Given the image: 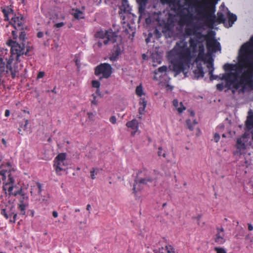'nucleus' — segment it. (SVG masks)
I'll return each instance as SVG.
<instances>
[{"label":"nucleus","mask_w":253,"mask_h":253,"mask_svg":"<svg viewBox=\"0 0 253 253\" xmlns=\"http://www.w3.org/2000/svg\"><path fill=\"white\" fill-rule=\"evenodd\" d=\"M189 43L190 48L187 46V42L184 40H181L176 43L173 48L169 52L173 64V70L176 74L183 72L186 75L185 70L190 68L192 53L197 51L198 40L190 38Z\"/></svg>","instance_id":"1"},{"label":"nucleus","mask_w":253,"mask_h":253,"mask_svg":"<svg viewBox=\"0 0 253 253\" xmlns=\"http://www.w3.org/2000/svg\"><path fill=\"white\" fill-rule=\"evenodd\" d=\"M237 68L236 73H238V76L241 74L239 81H237L236 78L230 80L227 86L229 88H232L237 90L241 86L243 89L248 86L253 88V65L244 62L242 60L238 58Z\"/></svg>","instance_id":"2"},{"label":"nucleus","mask_w":253,"mask_h":253,"mask_svg":"<svg viewBox=\"0 0 253 253\" xmlns=\"http://www.w3.org/2000/svg\"><path fill=\"white\" fill-rule=\"evenodd\" d=\"M210 4V2L205 1L203 2L191 3L189 7L192 9L194 8L199 19H204L208 27L213 29L215 23V15L213 14H208Z\"/></svg>","instance_id":"3"},{"label":"nucleus","mask_w":253,"mask_h":253,"mask_svg":"<svg viewBox=\"0 0 253 253\" xmlns=\"http://www.w3.org/2000/svg\"><path fill=\"white\" fill-rule=\"evenodd\" d=\"M156 181V179L152 177L151 172L148 170L144 169L139 171L133 184V193H136L140 191L143 188L142 185H149L155 183Z\"/></svg>","instance_id":"4"},{"label":"nucleus","mask_w":253,"mask_h":253,"mask_svg":"<svg viewBox=\"0 0 253 253\" xmlns=\"http://www.w3.org/2000/svg\"><path fill=\"white\" fill-rule=\"evenodd\" d=\"M250 41L241 46L238 58L242 59L244 62L253 65V36L251 37Z\"/></svg>","instance_id":"5"},{"label":"nucleus","mask_w":253,"mask_h":253,"mask_svg":"<svg viewBox=\"0 0 253 253\" xmlns=\"http://www.w3.org/2000/svg\"><path fill=\"white\" fill-rule=\"evenodd\" d=\"M112 73V68L111 65L108 63H101L97 66L94 69V74L98 76L102 75L99 78V80H102L103 78H109Z\"/></svg>","instance_id":"6"},{"label":"nucleus","mask_w":253,"mask_h":253,"mask_svg":"<svg viewBox=\"0 0 253 253\" xmlns=\"http://www.w3.org/2000/svg\"><path fill=\"white\" fill-rule=\"evenodd\" d=\"M8 44L11 47V51L13 54H16V60L20 62L19 58L21 55L24 54L25 43L21 42L19 43L16 41L10 40L8 42Z\"/></svg>","instance_id":"7"},{"label":"nucleus","mask_w":253,"mask_h":253,"mask_svg":"<svg viewBox=\"0 0 253 253\" xmlns=\"http://www.w3.org/2000/svg\"><path fill=\"white\" fill-rule=\"evenodd\" d=\"M162 3L169 4L171 10L178 12L182 10L183 5L180 3V0H161Z\"/></svg>","instance_id":"8"},{"label":"nucleus","mask_w":253,"mask_h":253,"mask_svg":"<svg viewBox=\"0 0 253 253\" xmlns=\"http://www.w3.org/2000/svg\"><path fill=\"white\" fill-rule=\"evenodd\" d=\"M23 19L24 17L23 16L19 17L15 15L11 18L12 24L17 31L24 30L23 23L22 22Z\"/></svg>","instance_id":"9"},{"label":"nucleus","mask_w":253,"mask_h":253,"mask_svg":"<svg viewBox=\"0 0 253 253\" xmlns=\"http://www.w3.org/2000/svg\"><path fill=\"white\" fill-rule=\"evenodd\" d=\"M6 61V67H7V69L5 71V74H8L9 72L10 73V74L13 79H14L17 75V71L12 67L11 64L13 61V59H9L7 60V58L5 59Z\"/></svg>","instance_id":"10"},{"label":"nucleus","mask_w":253,"mask_h":253,"mask_svg":"<svg viewBox=\"0 0 253 253\" xmlns=\"http://www.w3.org/2000/svg\"><path fill=\"white\" fill-rule=\"evenodd\" d=\"M207 47L209 50H210L211 48H214V51L220 49V43L215 40L212 39L207 40Z\"/></svg>","instance_id":"11"},{"label":"nucleus","mask_w":253,"mask_h":253,"mask_svg":"<svg viewBox=\"0 0 253 253\" xmlns=\"http://www.w3.org/2000/svg\"><path fill=\"white\" fill-rule=\"evenodd\" d=\"M121 48L118 44L115 45L113 48V52L110 57V60L113 61L116 60L121 54Z\"/></svg>","instance_id":"12"},{"label":"nucleus","mask_w":253,"mask_h":253,"mask_svg":"<svg viewBox=\"0 0 253 253\" xmlns=\"http://www.w3.org/2000/svg\"><path fill=\"white\" fill-rule=\"evenodd\" d=\"M8 211V217L10 218L13 216V220L9 219V221L12 223H14L16 220L17 216V212L15 211V208L14 206L8 207L7 209Z\"/></svg>","instance_id":"13"},{"label":"nucleus","mask_w":253,"mask_h":253,"mask_svg":"<svg viewBox=\"0 0 253 253\" xmlns=\"http://www.w3.org/2000/svg\"><path fill=\"white\" fill-rule=\"evenodd\" d=\"M148 1V0H136L138 4V12L140 14H142L144 12Z\"/></svg>","instance_id":"14"},{"label":"nucleus","mask_w":253,"mask_h":253,"mask_svg":"<svg viewBox=\"0 0 253 253\" xmlns=\"http://www.w3.org/2000/svg\"><path fill=\"white\" fill-rule=\"evenodd\" d=\"M65 161H62V162H58L56 163H54V166L55 168V170L56 173L60 175V172L61 171L66 170V166L65 165Z\"/></svg>","instance_id":"15"},{"label":"nucleus","mask_w":253,"mask_h":253,"mask_svg":"<svg viewBox=\"0 0 253 253\" xmlns=\"http://www.w3.org/2000/svg\"><path fill=\"white\" fill-rule=\"evenodd\" d=\"M120 9L125 13H130L131 10L129 6L127 0H122V5L120 6Z\"/></svg>","instance_id":"16"},{"label":"nucleus","mask_w":253,"mask_h":253,"mask_svg":"<svg viewBox=\"0 0 253 253\" xmlns=\"http://www.w3.org/2000/svg\"><path fill=\"white\" fill-rule=\"evenodd\" d=\"M155 253H174V249L171 246L162 247L159 250H154Z\"/></svg>","instance_id":"17"},{"label":"nucleus","mask_w":253,"mask_h":253,"mask_svg":"<svg viewBox=\"0 0 253 253\" xmlns=\"http://www.w3.org/2000/svg\"><path fill=\"white\" fill-rule=\"evenodd\" d=\"M118 38V36L116 33L113 32L111 29L108 30L106 38L108 39L110 42L115 43L117 41Z\"/></svg>","instance_id":"18"},{"label":"nucleus","mask_w":253,"mask_h":253,"mask_svg":"<svg viewBox=\"0 0 253 253\" xmlns=\"http://www.w3.org/2000/svg\"><path fill=\"white\" fill-rule=\"evenodd\" d=\"M194 73L196 79L203 78L204 77V72L203 71V67L201 64L197 65V68L194 71Z\"/></svg>","instance_id":"19"},{"label":"nucleus","mask_w":253,"mask_h":253,"mask_svg":"<svg viewBox=\"0 0 253 253\" xmlns=\"http://www.w3.org/2000/svg\"><path fill=\"white\" fill-rule=\"evenodd\" d=\"M198 55L197 56V59L201 61H204L205 58V48L203 44L199 45L198 47Z\"/></svg>","instance_id":"20"},{"label":"nucleus","mask_w":253,"mask_h":253,"mask_svg":"<svg viewBox=\"0 0 253 253\" xmlns=\"http://www.w3.org/2000/svg\"><path fill=\"white\" fill-rule=\"evenodd\" d=\"M232 75H234L236 78H237L238 77V73H230L228 74H223L222 75L221 80H225L226 81V86L228 85L229 82H230V80H231V76Z\"/></svg>","instance_id":"21"},{"label":"nucleus","mask_w":253,"mask_h":253,"mask_svg":"<svg viewBox=\"0 0 253 253\" xmlns=\"http://www.w3.org/2000/svg\"><path fill=\"white\" fill-rule=\"evenodd\" d=\"M217 230L218 231H223V228H221L220 229L219 228H217ZM215 242L219 245L222 244L225 242V240L224 239L223 237L221 235H220V233L219 232L216 235Z\"/></svg>","instance_id":"22"},{"label":"nucleus","mask_w":253,"mask_h":253,"mask_svg":"<svg viewBox=\"0 0 253 253\" xmlns=\"http://www.w3.org/2000/svg\"><path fill=\"white\" fill-rule=\"evenodd\" d=\"M126 126L127 127L131 128L133 129L138 130V122L135 120L133 119L131 121H129L126 123Z\"/></svg>","instance_id":"23"},{"label":"nucleus","mask_w":253,"mask_h":253,"mask_svg":"<svg viewBox=\"0 0 253 253\" xmlns=\"http://www.w3.org/2000/svg\"><path fill=\"white\" fill-rule=\"evenodd\" d=\"M6 62L4 61V59L0 56V77H2V74L5 72Z\"/></svg>","instance_id":"24"},{"label":"nucleus","mask_w":253,"mask_h":253,"mask_svg":"<svg viewBox=\"0 0 253 253\" xmlns=\"http://www.w3.org/2000/svg\"><path fill=\"white\" fill-rule=\"evenodd\" d=\"M228 23H229V27H231L233 23L237 20V16L231 13L230 11L228 12Z\"/></svg>","instance_id":"25"},{"label":"nucleus","mask_w":253,"mask_h":253,"mask_svg":"<svg viewBox=\"0 0 253 253\" xmlns=\"http://www.w3.org/2000/svg\"><path fill=\"white\" fill-rule=\"evenodd\" d=\"M208 68L210 69L209 75H210V80L211 81L213 80H216L218 79V76L217 75H213L212 74L214 68L213 64L212 63L211 64L208 65Z\"/></svg>","instance_id":"26"},{"label":"nucleus","mask_w":253,"mask_h":253,"mask_svg":"<svg viewBox=\"0 0 253 253\" xmlns=\"http://www.w3.org/2000/svg\"><path fill=\"white\" fill-rule=\"evenodd\" d=\"M217 17L215 16V23H224L225 21V18L224 14L221 12H218L217 13Z\"/></svg>","instance_id":"27"},{"label":"nucleus","mask_w":253,"mask_h":253,"mask_svg":"<svg viewBox=\"0 0 253 253\" xmlns=\"http://www.w3.org/2000/svg\"><path fill=\"white\" fill-rule=\"evenodd\" d=\"M8 181L3 186V189L4 191L8 190V187L9 185L11 184H13L14 182V179L11 176V174L10 173L9 171L8 172Z\"/></svg>","instance_id":"28"},{"label":"nucleus","mask_w":253,"mask_h":253,"mask_svg":"<svg viewBox=\"0 0 253 253\" xmlns=\"http://www.w3.org/2000/svg\"><path fill=\"white\" fill-rule=\"evenodd\" d=\"M246 126L249 129H251L253 128V115L249 116L247 117L246 121Z\"/></svg>","instance_id":"29"},{"label":"nucleus","mask_w":253,"mask_h":253,"mask_svg":"<svg viewBox=\"0 0 253 253\" xmlns=\"http://www.w3.org/2000/svg\"><path fill=\"white\" fill-rule=\"evenodd\" d=\"M108 31V30L105 31V32H104L102 30L97 31L94 35V37L96 38H99V39H101L106 38Z\"/></svg>","instance_id":"30"},{"label":"nucleus","mask_w":253,"mask_h":253,"mask_svg":"<svg viewBox=\"0 0 253 253\" xmlns=\"http://www.w3.org/2000/svg\"><path fill=\"white\" fill-rule=\"evenodd\" d=\"M236 147L239 151L246 149V145L242 141L241 138H238L236 143Z\"/></svg>","instance_id":"31"},{"label":"nucleus","mask_w":253,"mask_h":253,"mask_svg":"<svg viewBox=\"0 0 253 253\" xmlns=\"http://www.w3.org/2000/svg\"><path fill=\"white\" fill-rule=\"evenodd\" d=\"M66 160V155L65 153H60L55 158L54 163L62 162Z\"/></svg>","instance_id":"32"},{"label":"nucleus","mask_w":253,"mask_h":253,"mask_svg":"<svg viewBox=\"0 0 253 253\" xmlns=\"http://www.w3.org/2000/svg\"><path fill=\"white\" fill-rule=\"evenodd\" d=\"M236 66V69L237 68V64L236 65L231 64L229 63H226L223 66V69L225 71H232L233 70V67L234 66Z\"/></svg>","instance_id":"33"},{"label":"nucleus","mask_w":253,"mask_h":253,"mask_svg":"<svg viewBox=\"0 0 253 253\" xmlns=\"http://www.w3.org/2000/svg\"><path fill=\"white\" fill-rule=\"evenodd\" d=\"M83 14V12L78 9H76L75 12L73 13L74 17L78 19L83 18L84 17L82 16Z\"/></svg>","instance_id":"34"},{"label":"nucleus","mask_w":253,"mask_h":253,"mask_svg":"<svg viewBox=\"0 0 253 253\" xmlns=\"http://www.w3.org/2000/svg\"><path fill=\"white\" fill-rule=\"evenodd\" d=\"M25 48H26V51H24V54L27 56H29V52L33 50V47L32 46L29 45V42H25Z\"/></svg>","instance_id":"35"},{"label":"nucleus","mask_w":253,"mask_h":253,"mask_svg":"<svg viewBox=\"0 0 253 253\" xmlns=\"http://www.w3.org/2000/svg\"><path fill=\"white\" fill-rule=\"evenodd\" d=\"M20 33L19 34V39L20 40V41L21 42H26V41H25V39H26V33L24 31V30H20Z\"/></svg>","instance_id":"36"},{"label":"nucleus","mask_w":253,"mask_h":253,"mask_svg":"<svg viewBox=\"0 0 253 253\" xmlns=\"http://www.w3.org/2000/svg\"><path fill=\"white\" fill-rule=\"evenodd\" d=\"M27 205L25 204H20L19 205L18 209L20 211V214L21 215H25L26 212H25V209Z\"/></svg>","instance_id":"37"},{"label":"nucleus","mask_w":253,"mask_h":253,"mask_svg":"<svg viewBox=\"0 0 253 253\" xmlns=\"http://www.w3.org/2000/svg\"><path fill=\"white\" fill-rule=\"evenodd\" d=\"M135 92L136 94L139 96H141L143 94V88L141 85L136 87Z\"/></svg>","instance_id":"38"},{"label":"nucleus","mask_w":253,"mask_h":253,"mask_svg":"<svg viewBox=\"0 0 253 253\" xmlns=\"http://www.w3.org/2000/svg\"><path fill=\"white\" fill-rule=\"evenodd\" d=\"M193 35L196 37L197 40H198V39L201 40L205 37L204 35H203L202 34V33L200 32L194 31L193 33Z\"/></svg>","instance_id":"39"},{"label":"nucleus","mask_w":253,"mask_h":253,"mask_svg":"<svg viewBox=\"0 0 253 253\" xmlns=\"http://www.w3.org/2000/svg\"><path fill=\"white\" fill-rule=\"evenodd\" d=\"M186 127L188 128L190 130H193V126L191 124V121L190 119H188L186 121Z\"/></svg>","instance_id":"40"},{"label":"nucleus","mask_w":253,"mask_h":253,"mask_svg":"<svg viewBox=\"0 0 253 253\" xmlns=\"http://www.w3.org/2000/svg\"><path fill=\"white\" fill-rule=\"evenodd\" d=\"M92 86L93 87L99 88L100 85V83L99 81L93 80L91 82Z\"/></svg>","instance_id":"41"},{"label":"nucleus","mask_w":253,"mask_h":253,"mask_svg":"<svg viewBox=\"0 0 253 253\" xmlns=\"http://www.w3.org/2000/svg\"><path fill=\"white\" fill-rule=\"evenodd\" d=\"M214 250L216 253H226L225 250L223 248L215 247Z\"/></svg>","instance_id":"42"},{"label":"nucleus","mask_w":253,"mask_h":253,"mask_svg":"<svg viewBox=\"0 0 253 253\" xmlns=\"http://www.w3.org/2000/svg\"><path fill=\"white\" fill-rule=\"evenodd\" d=\"M98 170H99V169H98L96 168V169H93L90 171L91 177L92 179H95V178L94 176L95 174H96L97 173V172Z\"/></svg>","instance_id":"43"},{"label":"nucleus","mask_w":253,"mask_h":253,"mask_svg":"<svg viewBox=\"0 0 253 253\" xmlns=\"http://www.w3.org/2000/svg\"><path fill=\"white\" fill-rule=\"evenodd\" d=\"M7 170H2L0 171V176H2L1 178L2 180H5L6 179V173H7Z\"/></svg>","instance_id":"44"},{"label":"nucleus","mask_w":253,"mask_h":253,"mask_svg":"<svg viewBox=\"0 0 253 253\" xmlns=\"http://www.w3.org/2000/svg\"><path fill=\"white\" fill-rule=\"evenodd\" d=\"M162 150H163V149H162V147H159L158 148V155L159 156H162L164 158H166V154L165 153H163L162 154Z\"/></svg>","instance_id":"45"},{"label":"nucleus","mask_w":253,"mask_h":253,"mask_svg":"<svg viewBox=\"0 0 253 253\" xmlns=\"http://www.w3.org/2000/svg\"><path fill=\"white\" fill-rule=\"evenodd\" d=\"M167 70V67L166 66H163L158 68V71L160 73L166 72Z\"/></svg>","instance_id":"46"},{"label":"nucleus","mask_w":253,"mask_h":253,"mask_svg":"<svg viewBox=\"0 0 253 253\" xmlns=\"http://www.w3.org/2000/svg\"><path fill=\"white\" fill-rule=\"evenodd\" d=\"M140 105H142V107H146L147 105V101L144 98H141L139 102Z\"/></svg>","instance_id":"47"},{"label":"nucleus","mask_w":253,"mask_h":253,"mask_svg":"<svg viewBox=\"0 0 253 253\" xmlns=\"http://www.w3.org/2000/svg\"><path fill=\"white\" fill-rule=\"evenodd\" d=\"M180 105L181 107L177 108V111L179 113H181L183 112V110L186 109V108L183 105L182 102L180 103Z\"/></svg>","instance_id":"48"},{"label":"nucleus","mask_w":253,"mask_h":253,"mask_svg":"<svg viewBox=\"0 0 253 253\" xmlns=\"http://www.w3.org/2000/svg\"><path fill=\"white\" fill-rule=\"evenodd\" d=\"M2 12L3 13L4 15L5 20H8V12H7V9L3 8L2 10Z\"/></svg>","instance_id":"49"},{"label":"nucleus","mask_w":253,"mask_h":253,"mask_svg":"<svg viewBox=\"0 0 253 253\" xmlns=\"http://www.w3.org/2000/svg\"><path fill=\"white\" fill-rule=\"evenodd\" d=\"M92 96L93 97V99L91 101V104L94 105H97L98 101L96 100V97L94 94H92Z\"/></svg>","instance_id":"50"},{"label":"nucleus","mask_w":253,"mask_h":253,"mask_svg":"<svg viewBox=\"0 0 253 253\" xmlns=\"http://www.w3.org/2000/svg\"><path fill=\"white\" fill-rule=\"evenodd\" d=\"M220 139V135L218 133H215L214 135V140L215 142H218Z\"/></svg>","instance_id":"51"},{"label":"nucleus","mask_w":253,"mask_h":253,"mask_svg":"<svg viewBox=\"0 0 253 253\" xmlns=\"http://www.w3.org/2000/svg\"><path fill=\"white\" fill-rule=\"evenodd\" d=\"M17 195H20L21 196H25V194L23 192V190L22 189L18 190L17 191H16V192H15V193L14 194V195L16 196Z\"/></svg>","instance_id":"52"},{"label":"nucleus","mask_w":253,"mask_h":253,"mask_svg":"<svg viewBox=\"0 0 253 253\" xmlns=\"http://www.w3.org/2000/svg\"><path fill=\"white\" fill-rule=\"evenodd\" d=\"M1 213L6 218H8V214L7 210L3 209L1 211Z\"/></svg>","instance_id":"53"},{"label":"nucleus","mask_w":253,"mask_h":253,"mask_svg":"<svg viewBox=\"0 0 253 253\" xmlns=\"http://www.w3.org/2000/svg\"><path fill=\"white\" fill-rule=\"evenodd\" d=\"M28 197L25 195V196H22V198L20 199V204H24V202L27 201Z\"/></svg>","instance_id":"54"},{"label":"nucleus","mask_w":253,"mask_h":253,"mask_svg":"<svg viewBox=\"0 0 253 253\" xmlns=\"http://www.w3.org/2000/svg\"><path fill=\"white\" fill-rule=\"evenodd\" d=\"M109 120L113 124H115L116 123V118L115 116H111Z\"/></svg>","instance_id":"55"},{"label":"nucleus","mask_w":253,"mask_h":253,"mask_svg":"<svg viewBox=\"0 0 253 253\" xmlns=\"http://www.w3.org/2000/svg\"><path fill=\"white\" fill-rule=\"evenodd\" d=\"M216 88L219 91H222L223 89V85L222 84H218L216 85Z\"/></svg>","instance_id":"56"},{"label":"nucleus","mask_w":253,"mask_h":253,"mask_svg":"<svg viewBox=\"0 0 253 253\" xmlns=\"http://www.w3.org/2000/svg\"><path fill=\"white\" fill-rule=\"evenodd\" d=\"M44 72H40L38 75L37 79H40L42 78L44 76Z\"/></svg>","instance_id":"57"},{"label":"nucleus","mask_w":253,"mask_h":253,"mask_svg":"<svg viewBox=\"0 0 253 253\" xmlns=\"http://www.w3.org/2000/svg\"><path fill=\"white\" fill-rule=\"evenodd\" d=\"M17 31H18L15 29V30L12 31V35L14 39H16L17 38V35L16 34Z\"/></svg>","instance_id":"58"},{"label":"nucleus","mask_w":253,"mask_h":253,"mask_svg":"<svg viewBox=\"0 0 253 253\" xmlns=\"http://www.w3.org/2000/svg\"><path fill=\"white\" fill-rule=\"evenodd\" d=\"M145 108L146 107H142L139 108V113L140 115H142L144 114Z\"/></svg>","instance_id":"59"},{"label":"nucleus","mask_w":253,"mask_h":253,"mask_svg":"<svg viewBox=\"0 0 253 253\" xmlns=\"http://www.w3.org/2000/svg\"><path fill=\"white\" fill-rule=\"evenodd\" d=\"M64 25V23L63 22H60V23H58L56 24L55 26L56 28H60V27L63 26Z\"/></svg>","instance_id":"60"},{"label":"nucleus","mask_w":253,"mask_h":253,"mask_svg":"<svg viewBox=\"0 0 253 253\" xmlns=\"http://www.w3.org/2000/svg\"><path fill=\"white\" fill-rule=\"evenodd\" d=\"M7 12H8V15L10 13H12V14H13L14 13V11L13 10L10 8L9 7L7 6Z\"/></svg>","instance_id":"61"},{"label":"nucleus","mask_w":253,"mask_h":253,"mask_svg":"<svg viewBox=\"0 0 253 253\" xmlns=\"http://www.w3.org/2000/svg\"><path fill=\"white\" fill-rule=\"evenodd\" d=\"M192 30L190 29H186V33L187 35H191L192 34Z\"/></svg>","instance_id":"62"},{"label":"nucleus","mask_w":253,"mask_h":253,"mask_svg":"<svg viewBox=\"0 0 253 253\" xmlns=\"http://www.w3.org/2000/svg\"><path fill=\"white\" fill-rule=\"evenodd\" d=\"M173 106L177 107L178 106V101L177 99H174L173 101Z\"/></svg>","instance_id":"63"},{"label":"nucleus","mask_w":253,"mask_h":253,"mask_svg":"<svg viewBox=\"0 0 253 253\" xmlns=\"http://www.w3.org/2000/svg\"><path fill=\"white\" fill-rule=\"evenodd\" d=\"M43 33L42 32H39L37 34V37L39 38H41L43 37Z\"/></svg>","instance_id":"64"}]
</instances>
